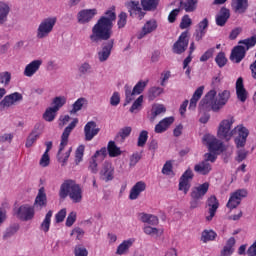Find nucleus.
I'll return each instance as SVG.
<instances>
[{
    "mask_svg": "<svg viewBox=\"0 0 256 256\" xmlns=\"http://www.w3.org/2000/svg\"><path fill=\"white\" fill-rule=\"evenodd\" d=\"M143 105V95H140L132 104L130 108V113H135V111L140 110Z\"/></svg>",
    "mask_w": 256,
    "mask_h": 256,
    "instance_id": "nucleus-50",
    "label": "nucleus"
},
{
    "mask_svg": "<svg viewBox=\"0 0 256 256\" xmlns=\"http://www.w3.org/2000/svg\"><path fill=\"white\" fill-rule=\"evenodd\" d=\"M87 99L79 98L72 105V109L70 110V115H75V113L81 111L83 109V105H86Z\"/></svg>",
    "mask_w": 256,
    "mask_h": 256,
    "instance_id": "nucleus-40",
    "label": "nucleus"
},
{
    "mask_svg": "<svg viewBox=\"0 0 256 256\" xmlns=\"http://www.w3.org/2000/svg\"><path fill=\"white\" fill-rule=\"evenodd\" d=\"M126 25H127V13L121 12L118 15V22H117L118 29H123V27H125Z\"/></svg>",
    "mask_w": 256,
    "mask_h": 256,
    "instance_id": "nucleus-52",
    "label": "nucleus"
},
{
    "mask_svg": "<svg viewBox=\"0 0 256 256\" xmlns=\"http://www.w3.org/2000/svg\"><path fill=\"white\" fill-rule=\"evenodd\" d=\"M79 123V120L77 118H75L63 131L62 135H61V142H60V146H59V150H58V155H61V152L63 151V149H65V147H67L68 143H69V135H71L73 129H75V127H77V124Z\"/></svg>",
    "mask_w": 256,
    "mask_h": 256,
    "instance_id": "nucleus-11",
    "label": "nucleus"
},
{
    "mask_svg": "<svg viewBox=\"0 0 256 256\" xmlns=\"http://www.w3.org/2000/svg\"><path fill=\"white\" fill-rule=\"evenodd\" d=\"M11 83V74L9 72L0 73V85H9Z\"/></svg>",
    "mask_w": 256,
    "mask_h": 256,
    "instance_id": "nucleus-54",
    "label": "nucleus"
},
{
    "mask_svg": "<svg viewBox=\"0 0 256 256\" xmlns=\"http://www.w3.org/2000/svg\"><path fill=\"white\" fill-rule=\"evenodd\" d=\"M165 111H167V108H165L163 104H158L154 106L151 110L150 121L157 119L158 115H161V113H165Z\"/></svg>",
    "mask_w": 256,
    "mask_h": 256,
    "instance_id": "nucleus-43",
    "label": "nucleus"
},
{
    "mask_svg": "<svg viewBox=\"0 0 256 256\" xmlns=\"http://www.w3.org/2000/svg\"><path fill=\"white\" fill-rule=\"evenodd\" d=\"M85 154V146L80 145L75 152V162L81 163L83 161V155Z\"/></svg>",
    "mask_w": 256,
    "mask_h": 256,
    "instance_id": "nucleus-49",
    "label": "nucleus"
},
{
    "mask_svg": "<svg viewBox=\"0 0 256 256\" xmlns=\"http://www.w3.org/2000/svg\"><path fill=\"white\" fill-rule=\"evenodd\" d=\"M216 64L218 67L223 68L227 65V57H225L224 52H219L215 58Z\"/></svg>",
    "mask_w": 256,
    "mask_h": 256,
    "instance_id": "nucleus-48",
    "label": "nucleus"
},
{
    "mask_svg": "<svg viewBox=\"0 0 256 256\" xmlns=\"http://www.w3.org/2000/svg\"><path fill=\"white\" fill-rule=\"evenodd\" d=\"M51 217H53V211L49 210L42 223L40 224V231L44 233H49V229H51Z\"/></svg>",
    "mask_w": 256,
    "mask_h": 256,
    "instance_id": "nucleus-36",
    "label": "nucleus"
},
{
    "mask_svg": "<svg viewBox=\"0 0 256 256\" xmlns=\"http://www.w3.org/2000/svg\"><path fill=\"white\" fill-rule=\"evenodd\" d=\"M19 231V224H14L7 228L5 234H4V239H8V237H13L15 233Z\"/></svg>",
    "mask_w": 256,
    "mask_h": 256,
    "instance_id": "nucleus-51",
    "label": "nucleus"
},
{
    "mask_svg": "<svg viewBox=\"0 0 256 256\" xmlns=\"http://www.w3.org/2000/svg\"><path fill=\"white\" fill-rule=\"evenodd\" d=\"M149 83V80L143 81L140 80L137 82V84L134 86L133 90H131V87L125 85V105H128V103H131V101L135 100L136 95H141L143 91H145V87H147Z\"/></svg>",
    "mask_w": 256,
    "mask_h": 256,
    "instance_id": "nucleus-7",
    "label": "nucleus"
},
{
    "mask_svg": "<svg viewBox=\"0 0 256 256\" xmlns=\"http://www.w3.org/2000/svg\"><path fill=\"white\" fill-rule=\"evenodd\" d=\"M233 125V120H222L218 128V137L220 139H226L229 141L235 133L238 136L235 138L234 142L237 149L245 147L247 143V138L249 137V130L245 126H237L234 130H231Z\"/></svg>",
    "mask_w": 256,
    "mask_h": 256,
    "instance_id": "nucleus-2",
    "label": "nucleus"
},
{
    "mask_svg": "<svg viewBox=\"0 0 256 256\" xmlns=\"http://www.w3.org/2000/svg\"><path fill=\"white\" fill-rule=\"evenodd\" d=\"M213 53H215V48H209L201 57V63H205V61H209L211 57H213Z\"/></svg>",
    "mask_w": 256,
    "mask_h": 256,
    "instance_id": "nucleus-58",
    "label": "nucleus"
},
{
    "mask_svg": "<svg viewBox=\"0 0 256 256\" xmlns=\"http://www.w3.org/2000/svg\"><path fill=\"white\" fill-rule=\"evenodd\" d=\"M128 9V13H130V17H138L139 19H143L145 17V12L143 8H141V4L139 1H129L125 4Z\"/></svg>",
    "mask_w": 256,
    "mask_h": 256,
    "instance_id": "nucleus-14",
    "label": "nucleus"
},
{
    "mask_svg": "<svg viewBox=\"0 0 256 256\" xmlns=\"http://www.w3.org/2000/svg\"><path fill=\"white\" fill-rule=\"evenodd\" d=\"M17 101H23V95L21 93L14 92L10 95H7L0 102V109H5L7 107H11L12 105H15V103H17Z\"/></svg>",
    "mask_w": 256,
    "mask_h": 256,
    "instance_id": "nucleus-17",
    "label": "nucleus"
},
{
    "mask_svg": "<svg viewBox=\"0 0 256 256\" xmlns=\"http://www.w3.org/2000/svg\"><path fill=\"white\" fill-rule=\"evenodd\" d=\"M100 179L105 181V183H109V181H113V179H115V167H113L111 162L103 163L100 170Z\"/></svg>",
    "mask_w": 256,
    "mask_h": 256,
    "instance_id": "nucleus-13",
    "label": "nucleus"
},
{
    "mask_svg": "<svg viewBox=\"0 0 256 256\" xmlns=\"http://www.w3.org/2000/svg\"><path fill=\"white\" fill-rule=\"evenodd\" d=\"M65 103H67V98H65V96H57L52 101V105H54L52 108H54L55 111H59Z\"/></svg>",
    "mask_w": 256,
    "mask_h": 256,
    "instance_id": "nucleus-46",
    "label": "nucleus"
},
{
    "mask_svg": "<svg viewBox=\"0 0 256 256\" xmlns=\"http://www.w3.org/2000/svg\"><path fill=\"white\" fill-rule=\"evenodd\" d=\"M208 192H209V182H204L203 184H200L192 188L190 197L191 199H200L201 201L203 200V197L207 195Z\"/></svg>",
    "mask_w": 256,
    "mask_h": 256,
    "instance_id": "nucleus-15",
    "label": "nucleus"
},
{
    "mask_svg": "<svg viewBox=\"0 0 256 256\" xmlns=\"http://www.w3.org/2000/svg\"><path fill=\"white\" fill-rule=\"evenodd\" d=\"M59 197L60 199L69 197L72 203H81L83 201V188L75 180H65L60 186Z\"/></svg>",
    "mask_w": 256,
    "mask_h": 256,
    "instance_id": "nucleus-3",
    "label": "nucleus"
},
{
    "mask_svg": "<svg viewBox=\"0 0 256 256\" xmlns=\"http://www.w3.org/2000/svg\"><path fill=\"white\" fill-rule=\"evenodd\" d=\"M236 95L242 103L247 101V90L245 89V85L243 84V78L239 77L236 81Z\"/></svg>",
    "mask_w": 256,
    "mask_h": 256,
    "instance_id": "nucleus-27",
    "label": "nucleus"
},
{
    "mask_svg": "<svg viewBox=\"0 0 256 256\" xmlns=\"http://www.w3.org/2000/svg\"><path fill=\"white\" fill-rule=\"evenodd\" d=\"M147 189V184L143 181H138L130 190L129 199L130 201H135L139 199V195Z\"/></svg>",
    "mask_w": 256,
    "mask_h": 256,
    "instance_id": "nucleus-21",
    "label": "nucleus"
},
{
    "mask_svg": "<svg viewBox=\"0 0 256 256\" xmlns=\"http://www.w3.org/2000/svg\"><path fill=\"white\" fill-rule=\"evenodd\" d=\"M255 45H256V35L244 40H240L239 45L235 46L232 49L230 60L234 61V63H241V61L245 59V55H247V51H249L251 47H255Z\"/></svg>",
    "mask_w": 256,
    "mask_h": 256,
    "instance_id": "nucleus-5",
    "label": "nucleus"
},
{
    "mask_svg": "<svg viewBox=\"0 0 256 256\" xmlns=\"http://www.w3.org/2000/svg\"><path fill=\"white\" fill-rule=\"evenodd\" d=\"M66 217H67V209L63 208L58 213H56L55 221L56 223H63Z\"/></svg>",
    "mask_w": 256,
    "mask_h": 256,
    "instance_id": "nucleus-55",
    "label": "nucleus"
},
{
    "mask_svg": "<svg viewBox=\"0 0 256 256\" xmlns=\"http://www.w3.org/2000/svg\"><path fill=\"white\" fill-rule=\"evenodd\" d=\"M78 71L80 75H87V73L91 72V64L84 62L83 64L80 65V67L78 68Z\"/></svg>",
    "mask_w": 256,
    "mask_h": 256,
    "instance_id": "nucleus-59",
    "label": "nucleus"
},
{
    "mask_svg": "<svg viewBox=\"0 0 256 256\" xmlns=\"http://www.w3.org/2000/svg\"><path fill=\"white\" fill-rule=\"evenodd\" d=\"M109 157H119L121 155V148L117 147L115 141H109L107 146Z\"/></svg>",
    "mask_w": 256,
    "mask_h": 256,
    "instance_id": "nucleus-38",
    "label": "nucleus"
},
{
    "mask_svg": "<svg viewBox=\"0 0 256 256\" xmlns=\"http://www.w3.org/2000/svg\"><path fill=\"white\" fill-rule=\"evenodd\" d=\"M197 0H180V10L184 9L186 13H193L197 10Z\"/></svg>",
    "mask_w": 256,
    "mask_h": 256,
    "instance_id": "nucleus-31",
    "label": "nucleus"
},
{
    "mask_svg": "<svg viewBox=\"0 0 256 256\" xmlns=\"http://www.w3.org/2000/svg\"><path fill=\"white\" fill-rule=\"evenodd\" d=\"M163 175H171L173 173V162L171 160L166 161L162 168Z\"/></svg>",
    "mask_w": 256,
    "mask_h": 256,
    "instance_id": "nucleus-57",
    "label": "nucleus"
},
{
    "mask_svg": "<svg viewBox=\"0 0 256 256\" xmlns=\"http://www.w3.org/2000/svg\"><path fill=\"white\" fill-rule=\"evenodd\" d=\"M148 139L149 132L147 130H142L138 136L137 147H145Z\"/></svg>",
    "mask_w": 256,
    "mask_h": 256,
    "instance_id": "nucleus-47",
    "label": "nucleus"
},
{
    "mask_svg": "<svg viewBox=\"0 0 256 256\" xmlns=\"http://www.w3.org/2000/svg\"><path fill=\"white\" fill-rule=\"evenodd\" d=\"M157 27H159V25L157 24V20L151 19L146 21V23L142 27V30L138 34V39H143V37H147V35H151V33H154V31H157Z\"/></svg>",
    "mask_w": 256,
    "mask_h": 256,
    "instance_id": "nucleus-19",
    "label": "nucleus"
},
{
    "mask_svg": "<svg viewBox=\"0 0 256 256\" xmlns=\"http://www.w3.org/2000/svg\"><path fill=\"white\" fill-rule=\"evenodd\" d=\"M132 131L133 129L131 128V126H126L119 131V137H121V139H127V137L131 135Z\"/></svg>",
    "mask_w": 256,
    "mask_h": 256,
    "instance_id": "nucleus-62",
    "label": "nucleus"
},
{
    "mask_svg": "<svg viewBox=\"0 0 256 256\" xmlns=\"http://www.w3.org/2000/svg\"><path fill=\"white\" fill-rule=\"evenodd\" d=\"M41 65H43V60H34L30 62L24 69L25 77H33V75H35L41 68Z\"/></svg>",
    "mask_w": 256,
    "mask_h": 256,
    "instance_id": "nucleus-25",
    "label": "nucleus"
},
{
    "mask_svg": "<svg viewBox=\"0 0 256 256\" xmlns=\"http://www.w3.org/2000/svg\"><path fill=\"white\" fill-rule=\"evenodd\" d=\"M57 24V17H48L43 19L37 28V39H45L53 31Z\"/></svg>",
    "mask_w": 256,
    "mask_h": 256,
    "instance_id": "nucleus-6",
    "label": "nucleus"
},
{
    "mask_svg": "<svg viewBox=\"0 0 256 256\" xmlns=\"http://www.w3.org/2000/svg\"><path fill=\"white\" fill-rule=\"evenodd\" d=\"M229 17H231L229 9L222 7L216 15V25H218V27H225L227 21H229Z\"/></svg>",
    "mask_w": 256,
    "mask_h": 256,
    "instance_id": "nucleus-26",
    "label": "nucleus"
},
{
    "mask_svg": "<svg viewBox=\"0 0 256 256\" xmlns=\"http://www.w3.org/2000/svg\"><path fill=\"white\" fill-rule=\"evenodd\" d=\"M193 171L191 169H187L179 179L178 189L179 191H183L184 195L189 193L191 189V181H193Z\"/></svg>",
    "mask_w": 256,
    "mask_h": 256,
    "instance_id": "nucleus-10",
    "label": "nucleus"
},
{
    "mask_svg": "<svg viewBox=\"0 0 256 256\" xmlns=\"http://www.w3.org/2000/svg\"><path fill=\"white\" fill-rule=\"evenodd\" d=\"M141 5L144 11H155L159 5V0H141Z\"/></svg>",
    "mask_w": 256,
    "mask_h": 256,
    "instance_id": "nucleus-39",
    "label": "nucleus"
},
{
    "mask_svg": "<svg viewBox=\"0 0 256 256\" xmlns=\"http://www.w3.org/2000/svg\"><path fill=\"white\" fill-rule=\"evenodd\" d=\"M164 89L161 87L153 86L148 90L149 101H155L159 95L163 94Z\"/></svg>",
    "mask_w": 256,
    "mask_h": 256,
    "instance_id": "nucleus-42",
    "label": "nucleus"
},
{
    "mask_svg": "<svg viewBox=\"0 0 256 256\" xmlns=\"http://www.w3.org/2000/svg\"><path fill=\"white\" fill-rule=\"evenodd\" d=\"M117 19L115 7L105 12V16L100 17L97 23L92 28L90 40L92 43H99V41H106L102 44V50L98 52V59L100 63L107 61L111 57V51L115 45V40L111 39L113 35V21Z\"/></svg>",
    "mask_w": 256,
    "mask_h": 256,
    "instance_id": "nucleus-1",
    "label": "nucleus"
},
{
    "mask_svg": "<svg viewBox=\"0 0 256 256\" xmlns=\"http://www.w3.org/2000/svg\"><path fill=\"white\" fill-rule=\"evenodd\" d=\"M246 254L248 256H256V240L253 244L247 249Z\"/></svg>",
    "mask_w": 256,
    "mask_h": 256,
    "instance_id": "nucleus-64",
    "label": "nucleus"
},
{
    "mask_svg": "<svg viewBox=\"0 0 256 256\" xmlns=\"http://www.w3.org/2000/svg\"><path fill=\"white\" fill-rule=\"evenodd\" d=\"M143 231L145 235H150V237H161L163 235V230H159L149 225L144 226Z\"/></svg>",
    "mask_w": 256,
    "mask_h": 256,
    "instance_id": "nucleus-41",
    "label": "nucleus"
},
{
    "mask_svg": "<svg viewBox=\"0 0 256 256\" xmlns=\"http://www.w3.org/2000/svg\"><path fill=\"white\" fill-rule=\"evenodd\" d=\"M133 243H135L134 238H130L128 240H124L116 250V255H125L133 247Z\"/></svg>",
    "mask_w": 256,
    "mask_h": 256,
    "instance_id": "nucleus-33",
    "label": "nucleus"
},
{
    "mask_svg": "<svg viewBox=\"0 0 256 256\" xmlns=\"http://www.w3.org/2000/svg\"><path fill=\"white\" fill-rule=\"evenodd\" d=\"M235 237H230L227 242L226 245L223 247V249L220 252L221 256H231L232 253L235 252Z\"/></svg>",
    "mask_w": 256,
    "mask_h": 256,
    "instance_id": "nucleus-32",
    "label": "nucleus"
},
{
    "mask_svg": "<svg viewBox=\"0 0 256 256\" xmlns=\"http://www.w3.org/2000/svg\"><path fill=\"white\" fill-rule=\"evenodd\" d=\"M140 221H142V223H148V225H159V218L152 214L141 213Z\"/></svg>",
    "mask_w": 256,
    "mask_h": 256,
    "instance_id": "nucleus-37",
    "label": "nucleus"
},
{
    "mask_svg": "<svg viewBox=\"0 0 256 256\" xmlns=\"http://www.w3.org/2000/svg\"><path fill=\"white\" fill-rule=\"evenodd\" d=\"M244 197H247V190L245 189H238L234 193L231 194L226 207L230 209V211H233V209H237L239 205H241V201L244 199Z\"/></svg>",
    "mask_w": 256,
    "mask_h": 256,
    "instance_id": "nucleus-9",
    "label": "nucleus"
},
{
    "mask_svg": "<svg viewBox=\"0 0 256 256\" xmlns=\"http://www.w3.org/2000/svg\"><path fill=\"white\" fill-rule=\"evenodd\" d=\"M33 207H36V209H43V207H47V193L45 192V187H41L38 190Z\"/></svg>",
    "mask_w": 256,
    "mask_h": 256,
    "instance_id": "nucleus-24",
    "label": "nucleus"
},
{
    "mask_svg": "<svg viewBox=\"0 0 256 256\" xmlns=\"http://www.w3.org/2000/svg\"><path fill=\"white\" fill-rule=\"evenodd\" d=\"M232 8L235 13L243 14L249 9V1L248 0H233Z\"/></svg>",
    "mask_w": 256,
    "mask_h": 256,
    "instance_id": "nucleus-30",
    "label": "nucleus"
},
{
    "mask_svg": "<svg viewBox=\"0 0 256 256\" xmlns=\"http://www.w3.org/2000/svg\"><path fill=\"white\" fill-rule=\"evenodd\" d=\"M41 137V132L37 129H34L31 131V133L28 135L25 143V147L27 149L33 147L34 143H37V139Z\"/></svg>",
    "mask_w": 256,
    "mask_h": 256,
    "instance_id": "nucleus-35",
    "label": "nucleus"
},
{
    "mask_svg": "<svg viewBox=\"0 0 256 256\" xmlns=\"http://www.w3.org/2000/svg\"><path fill=\"white\" fill-rule=\"evenodd\" d=\"M192 23H193V21L191 20L189 15L186 14L182 17V20L180 23V29H187V28L191 27Z\"/></svg>",
    "mask_w": 256,
    "mask_h": 256,
    "instance_id": "nucleus-56",
    "label": "nucleus"
},
{
    "mask_svg": "<svg viewBox=\"0 0 256 256\" xmlns=\"http://www.w3.org/2000/svg\"><path fill=\"white\" fill-rule=\"evenodd\" d=\"M217 97V91L210 90L205 97L201 100V105H210L212 111L217 113V111H221L225 105H227V102L229 101L231 97V92L229 90H224L218 94Z\"/></svg>",
    "mask_w": 256,
    "mask_h": 256,
    "instance_id": "nucleus-4",
    "label": "nucleus"
},
{
    "mask_svg": "<svg viewBox=\"0 0 256 256\" xmlns=\"http://www.w3.org/2000/svg\"><path fill=\"white\" fill-rule=\"evenodd\" d=\"M206 205L208 207L209 216H206L207 221H213V217H215V213L219 209V200L215 195L210 196L207 201Z\"/></svg>",
    "mask_w": 256,
    "mask_h": 256,
    "instance_id": "nucleus-18",
    "label": "nucleus"
},
{
    "mask_svg": "<svg viewBox=\"0 0 256 256\" xmlns=\"http://www.w3.org/2000/svg\"><path fill=\"white\" fill-rule=\"evenodd\" d=\"M212 169L213 167L211 166V163L204 160L194 166V171L195 173H198V175H209Z\"/></svg>",
    "mask_w": 256,
    "mask_h": 256,
    "instance_id": "nucleus-28",
    "label": "nucleus"
},
{
    "mask_svg": "<svg viewBox=\"0 0 256 256\" xmlns=\"http://www.w3.org/2000/svg\"><path fill=\"white\" fill-rule=\"evenodd\" d=\"M179 13H181V8H176L172 10L168 15V21L170 23H175V21H177V17L179 16Z\"/></svg>",
    "mask_w": 256,
    "mask_h": 256,
    "instance_id": "nucleus-60",
    "label": "nucleus"
},
{
    "mask_svg": "<svg viewBox=\"0 0 256 256\" xmlns=\"http://www.w3.org/2000/svg\"><path fill=\"white\" fill-rule=\"evenodd\" d=\"M173 123H175V118L173 116L166 117L156 124L154 131L155 133H165Z\"/></svg>",
    "mask_w": 256,
    "mask_h": 256,
    "instance_id": "nucleus-22",
    "label": "nucleus"
},
{
    "mask_svg": "<svg viewBox=\"0 0 256 256\" xmlns=\"http://www.w3.org/2000/svg\"><path fill=\"white\" fill-rule=\"evenodd\" d=\"M97 15V9H86V10H81L78 13V23H89Z\"/></svg>",
    "mask_w": 256,
    "mask_h": 256,
    "instance_id": "nucleus-23",
    "label": "nucleus"
},
{
    "mask_svg": "<svg viewBox=\"0 0 256 256\" xmlns=\"http://www.w3.org/2000/svg\"><path fill=\"white\" fill-rule=\"evenodd\" d=\"M99 129L97 127V123L95 121H89L84 126V135H85V141H93V138L96 137V135H99Z\"/></svg>",
    "mask_w": 256,
    "mask_h": 256,
    "instance_id": "nucleus-16",
    "label": "nucleus"
},
{
    "mask_svg": "<svg viewBox=\"0 0 256 256\" xmlns=\"http://www.w3.org/2000/svg\"><path fill=\"white\" fill-rule=\"evenodd\" d=\"M77 221V212L72 211L69 213L66 219V227H73L74 223Z\"/></svg>",
    "mask_w": 256,
    "mask_h": 256,
    "instance_id": "nucleus-53",
    "label": "nucleus"
},
{
    "mask_svg": "<svg viewBox=\"0 0 256 256\" xmlns=\"http://www.w3.org/2000/svg\"><path fill=\"white\" fill-rule=\"evenodd\" d=\"M203 141L207 142L208 149L211 153H216V151H221L223 149V142L219 141L215 137H211L210 135H205L203 137Z\"/></svg>",
    "mask_w": 256,
    "mask_h": 256,
    "instance_id": "nucleus-20",
    "label": "nucleus"
},
{
    "mask_svg": "<svg viewBox=\"0 0 256 256\" xmlns=\"http://www.w3.org/2000/svg\"><path fill=\"white\" fill-rule=\"evenodd\" d=\"M11 13V7L5 2H0V25H5L7 23V17Z\"/></svg>",
    "mask_w": 256,
    "mask_h": 256,
    "instance_id": "nucleus-34",
    "label": "nucleus"
},
{
    "mask_svg": "<svg viewBox=\"0 0 256 256\" xmlns=\"http://www.w3.org/2000/svg\"><path fill=\"white\" fill-rule=\"evenodd\" d=\"M217 237V233L213 230H204L202 232L201 241L203 243H207L209 241H215V238Z\"/></svg>",
    "mask_w": 256,
    "mask_h": 256,
    "instance_id": "nucleus-44",
    "label": "nucleus"
},
{
    "mask_svg": "<svg viewBox=\"0 0 256 256\" xmlns=\"http://www.w3.org/2000/svg\"><path fill=\"white\" fill-rule=\"evenodd\" d=\"M189 47V31H184L178 37V40L173 44L172 51L175 55H182Z\"/></svg>",
    "mask_w": 256,
    "mask_h": 256,
    "instance_id": "nucleus-8",
    "label": "nucleus"
},
{
    "mask_svg": "<svg viewBox=\"0 0 256 256\" xmlns=\"http://www.w3.org/2000/svg\"><path fill=\"white\" fill-rule=\"evenodd\" d=\"M16 217L20 221H31L35 217V207L30 205H22L16 211Z\"/></svg>",
    "mask_w": 256,
    "mask_h": 256,
    "instance_id": "nucleus-12",
    "label": "nucleus"
},
{
    "mask_svg": "<svg viewBox=\"0 0 256 256\" xmlns=\"http://www.w3.org/2000/svg\"><path fill=\"white\" fill-rule=\"evenodd\" d=\"M51 163V158L49 157V153L44 152V154L42 155L39 165L41 167H49V164Z\"/></svg>",
    "mask_w": 256,
    "mask_h": 256,
    "instance_id": "nucleus-61",
    "label": "nucleus"
},
{
    "mask_svg": "<svg viewBox=\"0 0 256 256\" xmlns=\"http://www.w3.org/2000/svg\"><path fill=\"white\" fill-rule=\"evenodd\" d=\"M204 89V86H200L195 90L192 98L190 99V104L188 107L190 111H195V109H197V103L199 102V99H201V97L203 96Z\"/></svg>",
    "mask_w": 256,
    "mask_h": 256,
    "instance_id": "nucleus-29",
    "label": "nucleus"
},
{
    "mask_svg": "<svg viewBox=\"0 0 256 256\" xmlns=\"http://www.w3.org/2000/svg\"><path fill=\"white\" fill-rule=\"evenodd\" d=\"M74 255L75 256H87V255H89V252L87 251V248L76 247L74 250Z\"/></svg>",
    "mask_w": 256,
    "mask_h": 256,
    "instance_id": "nucleus-63",
    "label": "nucleus"
},
{
    "mask_svg": "<svg viewBox=\"0 0 256 256\" xmlns=\"http://www.w3.org/2000/svg\"><path fill=\"white\" fill-rule=\"evenodd\" d=\"M55 117H57V110H55L54 107L47 108L43 114V119L45 121H48L49 123H51V121H54Z\"/></svg>",
    "mask_w": 256,
    "mask_h": 256,
    "instance_id": "nucleus-45",
    "label": "nucleus"
}]
</instances>
